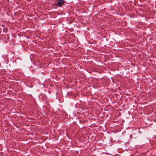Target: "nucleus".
I'll return each instance as SVG.
<instances>
[{
  "instance_id": "nucleus-1",
  "label": "nucleus",
  "mask_w": 156,
  "mask_h": 156,
  "mask_svg": "<svg viewBox=\"0 0 156 156\" xmlns=\"http://www.w3.org/2000/svg\"><path fill=\"white\" fill-rule=\"evenodd\" d=\"M64 1L63 0H58V3L56 5L59 6H61L64 3Z\"/></svg>"
}]
</instances>
